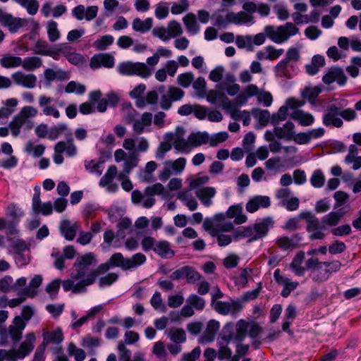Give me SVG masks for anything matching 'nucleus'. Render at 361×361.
<instances>
[{"instance_id": "obj_54", "label": "nucleus", "mask_w": 361, "mask_h": 361, "mask_svg": "<svg viewBox=\"0 0 361 361\" xmlns=\"http://www.w3.org/2000/svg\"><path fill=\"white\" fill-rule=\"evenodd\" d=\"M212 305L217 312L224 315L228 314L231 310V304L226 302L212 300Z\"/></svg>"}, {"instance_id": "obj_25", "label": "nucleus", "mask_w": 361, "mask_h": 361, "mask_svg": "<svg viewBox=\"0 0 361 361\" xmlns=\"http://www.w3.org/2000/svg\"><path fill=\"white\" fill-rule=\"evenodd\" d=\"M42 282L41 275H35L30 281L29 286L23 289L18 295L27 296L28 298H34L37 293V288Z\"/></svg>"}, {"instance_id": "obj_38", "label": "nucleus", "mask_w": 361, "mask_h": 361, "mask_svg": "<svg viewBox=\"0 0 361 361\" xmlns=\"http://www.w3.org/2000/svg\"><path fill=\"white\" fill-rule=\"evenodd\" d=\"M42 65V61L41 58L38 56H30L25 58L20 66L27 71H32L41 67Z\"/></svg>"}, {"instance_id": "obj_58", "label": "nucleus", "mask_w": 361, "mask_h": 361, "mask_svg": "<svg viewBox=\"0 0 361 361\" xmlns=\"http://www.w3.org/2000/svg\"><path fill=\"white\" fill-rule=\"evenodd\" d=\"M67 130V126L60 123L49 129L48 138L51 140H56L61 134Z\"/></svg>"}, {"instance_id": "obj_5", "label": "nucleus", "mask_w": 361, "mask_h": 361, "mask_svg": "<svg viewBox=\"0 0 361 361\" xmlns=\"http://www.w3.org/2000/svg\"><path fill=\"white\" fill-rule=\"evenodd\" d=\"M118 71L123 75H137L147 78L151 75L150 69L144 63L124 62L118 65Z\"/></svg>"}, {"instance_id": "obj_1", "label": "nucleus", "mask_w": 361, "mask_h": 361, "mask_svg": "<svg viewBox=\"0 0 361 361\" xmlns=\"http://www.w3.org/2000/svg\"><path fill=\"white\" fill-rule=\"evenodd\" d=\"M95 262L94 255L92 252L77 258L74 263L75 269L71 273L72 280L78 281L74 286L73 293H85L86 287L94 283L99 275L103 274L99 271V267L97 269L90 268Z\"/></svg>"}, {"instance_id": "obj_59", "label": "nucleus", "mask_w": 361, "mask_h": 361, "mask_svg": "<svg viewBox=\"0 0 361 361\" xmlns=\"http://www.w3.org/2000/svg\"><path fill=\"white\" fill-rule=\"evenodd\" d=\"M202 278L201 274L192 267L187 266L185 280L187 283L194 284Z\"/></svg>"}, {"instance_id": "obj_31", "label": "nucleus", "mask_w": 361, "mask_h": 361, "mask_svg": "<svg viewBox=\"0 0 361 361\" xmlns=\"http://www.w3.org/2000/svg\"><path fill=\"white\" fill-rule=\"evenodd\" d=\"M185 28L190 34L195 35L200 32V25L197 23L196 16L192 13L186 14L183 18Z\"/></svg>"}, {"instance_id": "obj_61", "label": "nucleus", "mask_w": 361, "mask_h": 361, "mask_svg": "<svg viewBox=\"0 0 361 361\" xmlns=\"http://www.w3.org/2000/svg\"><path fill=\"white\" fill-rule=\"evenodd\" d=\"M131 221L128 218L121 219L117 224L118 231L116 233L117 236L124 238L126 236V231L130 228L131 226Z\"/></svg>"}, {"instance_id": "obj_39", "label": "nucleus", "mask_w": 361, "mask_h": 361, "mask_svg": "<svg viewBox=\"0 0 361 361\" xmlns=\"http://www.w3.org/2000/svg\"><path fill=\"white\" fill-rule=\"evenodd\" d=\"M43 339L45 340V343L58 345L63 341V332L60 329L46 332L43 334Z\"/></svg>"}, {"instance_id": "obj_33", "label": "nucleus", "mask_w": 361, "mask_h": 361, "mask_svg": "<svg viewBox=\"0 0 361 361\" xmlns=\"http://www.w3.org/2000/svg\"><path fill=\"white\" fill-rule=\"evenodd\" d=\"M192 148L209 142V135L207 132L192 133L188 136Z\"/></svg>"}, {"instance_id": "obj_13", "label": "nucleus", "mask_w": 361, "mask_h": 361, "mask_svg": "<svg viewBox=\"0 0 361 361\" xmlns=\"http://www.w3.org/2000/svg\"><path fill=\"white\" fill-rule=\"evenodd\" d=\"M115 63L114 58L109 54H94L90 59V67L92 69H98L102 66L112 68Z\"/></svg>"}, {"instance_id": "obj_32", "label": "nucleus", "mask_w": 361, "mask_h": 361, "mask_svg": "<svg viewBox=\"0 0 361 361\" xmlns=\"http://www.w3.org/2000/svg\"><path fill=\"white\" fill-rule=\"evenodd\" d=\"M153 20L152 18H147L145 20L136 18L133 21L132 27L136 32L145 33L151 30Z\"/></svg>"}, {"instance_id": "obj_42", "label": "nucleus", "mask_w": 361, "mask_h": 361, "mask_svg": "<svg viewBox=\"0 0 361 361\" xmlns=\"http://www.w3.org/2000/svg\"><path fill=\"white\" fill-rule=\"evenodd\" d=\"M207 83L203 77H199L192 82V87L195 90L196 95L200 98H204L207 94Z\"/></svg>"}, {"instance_id": "obj_27", "label": "nucleus", "mask_w": 361, "mask_h": 361, "mask_svg": "<svg viewBox=\"0 0 361 361\" xmlns=\"http://www.w3.org/2000/svg\"><path fill=\"white\" fill-rule=\"evenodd\" d=\"M216 190L212 187H204L196 191V196L205 207L212 204V198L215 196Z\"/></svg>"}, {"instance_id": "obj_56", "label": "nucleus", "mask_w": 361, "mask_h": 361, "mask_svg": "<svg viewBox=\"0 0 361 361\" xmlns=\"http://www.w3.org/2000/svg\"><path fill=\"white\" fill-rule=\"evenodd\" d=\"M193 80L194 75L191 72H186L180 74L177 77L178 84L184 88L190 87V85L192 83Z\"/></svg>"}, {"instance_id": "obj_18", "label": "nucleus", "mask_w": 361, "mask_h": 361, "mask_svg": "<svg viewBox=\"0 0 361 361\" xmlns=\"http://www.w3.org/2000/svg\"><path fill=\"white\" fill-rule=\"evenodd\" d=\"M80 224L78 222L71 223L69 220H63L59 226L61 235L67 240H73L78 230L80 228Z\"/></svg>"}, {"instance_id": "obj_28", "label": "nucleus", "mask_w": 361, "mask_h": 361, "mask_svg": "<svg viewBox=\"0 0 361 361\" xmlns=\"http://www.w3.org/2000/svg\"><path fill=\"white\" fill-rule=\"evenodd\" d=\"M336 102L339 109V116L343 119L346 121H352L357 118V113L354 109L351 108L344 109L348 104V100L341 99Z\"/></svg>"}, {"instance_id": "obj_2", "label": "nucleus", "mask_w": 361, "mask_h": 361, "mask_svg": "<svg viewBox=\"0 0 361 361\" xmlns=\"http://www.w3.org/2000/svg\"><path fill=\"white\" fill-rule=\"evenodd\" d=\"M298 32L299 28L290 22L277 27L267 25L264 27V33H258L252 37V45L259 46L263 44L266 36L276 44H282L288 41L291 36L298 34Z\"/></svg>"}, {"instance_id": "obj_63", "label": "nucleus", "mask_w": 361, "mask_h": 361, "mask_svg": "<svg viewBox=\"0 0 361 361\" xmlns=\"http://www.w3.org/2000/svg\"><path fill=\"white\" fill-rule=\"evenodd\" d=\"M340 220L341 219L334 213V212H331L323 216L322 219V224L323 227H325L326 226H334L338 224Z\"/></svg>"}, {"instance_id": "obj_52", "label": "nucleus", "mask_w": 361, "mask_h": 361, "mask_svg": "<svg viewBox=\"0 0 361 361\" xmlns=\"http://www.w3.org/2000/svg\"><path fill=\"white\" fill-rule=\"evenodd\" d=\"M114 42V37L110 35H104L100 39H97L93 45L97 50L104 51L108 46L112 44Z\"/></svg>"}, {"instance_id": "obj_26", "label": "nucleus", "mask_w": 361, "mask_h": 361, "mask_svg": "<svg viewBox=\"0 0 361 361\" xmlns=\"http://www.w3.org/2000/svg\"><path fill=\"white\" fill-rule=\"evenodd\" d=\"M152 114L149 112L142 114L140 119L135 120L133 125V129L135 134H142L145 127H148L152 123Z\"/></svg>"}, {"instance_id": "obj_48", "label": "nucleus", "mask_w": 361, "mask_h": 361, "mask_svg": "<svg viewBox=\"0 0 361 361\" xmlns=\"http://www.w3.org/2000/svg\"><path fill=\"white\" fill-rule=\"evenodd\" d=\"M168 35L170 38H174L180 36L183 34V28L180 23L176 20H171L169 22L167 27Z\"/></svg>"}, {"instance_id": "obj_11", "label": "nucleus", "mask_w": 361, "mask_h": 361, "mask_svg": "<svg viewBox=\"0 0 361 361\" xmlns=\"http://www.w3.org/2000/svg\"><path fill=\"white\" fill-rule=\"evenodd\" d=\"M274 278L278 284L283 286L281 295L283 298H287L290 293L298 286V282L292 281L290 279L281 275V271L277 269L274 272Z\"/></svg>"}, {"instance_id": "obj_3", "label": "nucleus", "mask_w": 361, "mask_h": 361, "mask_svg": "<svg viewBox=\"0 0 361 361\" xmlns=\"http://www.w3.org/2000/svg\"><path fill=\"white\" fill-rule=\"evenodd\" d=\"M274 220L271 216H267L237 231V236L248 238L247 242L252 243L266 237L269 230L274 227Z\"/></svg>"}, {"instance_id": "obj_36", "label": "nucleus", "mask_w": 361, "mask_h": 361, "mask_svg": "<svg viewBox=\"0 0 361 361\" xmlns=\"http://www.w3.org/2000/svg\"><path fill=\"white\" fill-rule=\"evenodd\" d=\"M229 20H231V23L236 25H242L250 23L252 20L253 17L252 15L248 14L244 11H240L238 13L229 12L228 13Z\"/></svg>"}, {"instance_id": "obj_12", "label": "nucleus", "mask_w": 361, "mask_h": 361, "mask_svg": "<svg viewBox=\"0 0 361 361\" xmlns=\"http://www.w3.org/2000/svg\"><path fill=\"white\" fill-rule=\"evenodd\" d=\"M11 78L16 85L28 89L35 87L37 81L35 75L32 73L25 74L22 71L13 73Z\"/></svg>"}, {"instance_id": "obj_43", "label": "nucleus", "mask_w": 361, "mask_h": 361, "mask_svg": "<svg viewBox=\"0 0 361 361\" xmlns=\"http://www.w3.org/2000/svg\"><path fill=\"white\" fill-rule=\"evenodd\" d=\"M104 161L100 160L96 162L94 160L85 161V168L91 173H95L97 176H101L103 171V164Z\"/></svg>"}, {"instance_id": "obj_19", "label": "nucleus", "mask_w": 361, "mask_h": 361, "mask_svg": "<svg viewBox=\"0 0 361 361\" xmlns=\"http://www.w3.org/2000/svg\"><path fill=\"white\" fill-rule=\"evenodd\" d=\"M25 326L26 322L20 316L15 317L13 325H11L8 328L10 337L14 343H17L21 339L23 331Z\"/></svg>"}, {"instance_id": "obj_45", "label": "nucleus", "mask_w": 361, "mask_h": 361, "mask_svg": "<svg viewBox=\"0 0 361 361\" xmlns=\"http://www.w3.org/2000/svg\"><path fill=\"white\" fill-rule=\"evenodd\" d=\"M172 145L177 151L182 153L188 154L192 149L188 138L187 140L185 138L176 139L172 142Z\"/></svg>"}, {"instance_id": "obj_16", "label": "nucleus", "mask_w": 361, "mask_h": 361, "mask_svg": "<svg viewBox=\"0 0 361 361\" xmlns=\"http://www.w3.org/2000/svg\"><path fill=\"white\" fill-rule=\"evenodd\" d=\"M302 239L300 233H295L290 238L281 236L276 240V245L283 250H293L299 247Z\"/></svg>"}, {"instance_id": "obj_55", "label": "nucleus", "mask_w": 361, "mask_h": 361, "mask_svg": "<svg viewBox=\"0 0 361 361\" xmlns=\"http://www.w3.org/2000/svg\"><path fill=\"white\" fill-rule=\"evenodd\" d=\"M25 128L24 123L16 115L13 118V120L8 123V128L11 130V135L13 137H17L20 133V128Z\"/></svg>"}, {"instance_id": "obj_62", "label": "nucleus", "mask_w": 361, "mask_h": 361, "mask_svg": "<svg viewBox=\"0 0 361 361\" xmlns=\"http://www.w3.org/2000/svg\"><path fill=\"white\" fill-rule=\"evenodd\" d=\"M288 107L287 106H281L278 112L272 115L271 123L276 125L280 121H285L288 116Z\"/></svg>"}, {"instance_id": "obj_10", "label": "nucleus", "mask_w": 361, "mask_h": 361, "mask_svg": "<svg viewBox=\"0 0 361 361\" xmlns=\"http://www.w3.org/2000/svg\"><path fill=\"white\" fill-rule=\"evenodd\" d=\"M346 80L343 70L338 67H331L322 78L323 82L326 85H330L336 81L341 86L346 83Z\"/></svg>"}, {"instance_id": "obj_9", "label": "nucleus", "mask_w": 361, "mask_h": 361, "mask_svg": "<svg viewBox=\"0 0 361 361\" xmlns=\"http://www.w3.org/2000/svg\"><path fill=\"white\" fill-rule=\"evenodd\" d=\"M119 267L123 271L126 270V258L121 252H116L113 254L110 258L103 264L99 265V271L105 274L111 268Z\"/></svg>"}, {"instance_id": "obj_8", "label": "nucleus", "mask_w": 361, "mask_h": 361, "mask_svg": "<svg viewBox=\"0 0 361 361\" xmlns=\"http://www.w3.org/2000/svg\"><path fill=\"white\" fill-rule=\"evenodd\" d=\"M35 336L33 333H29L26 336L25 341L23 342L17 350L11 352L13 357H9V361H16L18 359H23L34 348Z\"/></svg>"}, {"instance_id": "obj_60", "label": "nucleus", "mask_w": 361, "mask_h": 361, "mask_svg": "<svg viewBox=\"0 0 361 361\" xmlns=\"http://www.w3.org/2000/svg\"><path fill=\"white\" fill-rule=\"evenodd\" d=\"M258 87L256 85L251 84L249 85L244 90L243 92L240 93L238 96V99L241 100L243 98V103H246L247 99L252 96L257 94L258 93Z\"/></svg>"}, {"instance_id": "obj_44", "label": "nucleus", "mask_w": 361, "mask_h": 361, "mask_svg": "<svg viewBox=\"0 0 361 361\" xmlns=\"http://www.w3.org/2000/svg\"><path fill=\"white\" fill-rule=\"evenodd\" d=\"M47 32L49 40L51 42H54L60 38L61 33L58 29V24L54 20H51L48 23Z\"/></svg>"}, {"instance_id": "obj_46", "label": "nucleus", "mask_w": 361, "mask_h": 361, "mask_svg": "<svg viewBox=\"0 0 361 361\" xmlns=\"http://www.w3.org/2000/svg\"><path fill=\"white\" fill-rule=\"evenodd\" d=\"M17 4L27 10L30 15L37 13L39 8V3L37 0H14Z\"/></svg>"}, {"instance_id": "obj_20", "label": "nucleus", "mask_w": 361, "mask_h": 361, "mask_svg": "<svg viewBox=\"0 0 361 361\" xmlns=\"http://www.w3.org/2000/svg\"><path fill=\"white\" fill-rule=\"evenodd\" d=\"M54 101V98L40 95L38 98L39 106L42 108V111L45 116H52L55 118L60 117L59 110L50 104Z\"/></svg>"}, {"instance_id": "obj_4", "label": "nucleus", "mask_w": 361, "mask_h": 361, "mask_svg": "<svg viewBox=\"0 0 361 361\" xmlns=\"http://www.w3.org/2000/svg\"><path fill=\"white\" fill-rule=\"evenodd\" d=\"M233 338V324L227 323L223 328L221 334L217 339L219 350L217 352V357L220 360L231 358L232 350L228 347V343Z\"/></svg>"}, {"instance_id": "obj_35", "label": "nucleus", "mask_w": 361, "mask_h": 361, "mask_svg": "<svg viewBox=\"0 0 361 361\" xmlns=\"http://www.w3.org/2000/svg\"><path fill=\"white\" fill-rule=\"evenodd\" d=\"M146 260L147 258L144 254L141 252L136 253L130 257L126 258V270L136 269L145 264Z\"/></svg>"}, {"instance_id": "obj_34", "label": "nucleus", "mask_w": 361, "mask_h": 361, "mask_svg": "<svg viewBox=\"0 0 361 361\" xmlns=\"http://www.w3.org/2000/svg\"><path fill=\"white\" fill-rule=\"evenodd\" d=\"M321 92V88L317 86H307L302 90L301 97L303 99H307L311 104L314 105L315 100Z\"/></svg>"}, {"instance_id": "obj_64", "label": "nucleus", "mask_w": 361, "mask_h": 361, "mask_svg": "<svg viewBox=\"0 0 361 361\" xmlns=\"http://www.w3.org/2000/svg\"><path fill=\"white\" fill-rule=\"evenodd\" d=\"M210 235L212 237L217 238V243L221 247L226 246L232 242V238L231 235L219 233L217 230L212 231Z\"/></svg>"}, {"instance_id": "obj_15", "label": "nucleus", "mask_w": 361, "mask_h": 361, "mask_svg": "<svg viewBox=\"0 0 361 361\" xmlns=\"http://www.w3.org/2000/svg\"><path fill=\"white\" fill-rule=\"evenodd\" d=\"M44 77L46 84L49 85L54 80L63 81L68 80L70 74L68 72L56 67L55 68H47L44 72Z\"/></svg>"}, {"instance_id": "obj_51", "label": "nucleus", "mask_w": 361, "mask_h": 361, "mask_svg": "<svg viewBox=\"0 0 361 361\" xmlns=\"http://www.w3.org/2000/svg\"><path fill=\"white\" fill-rule=\"evenodd\" d=\"M186 302L197 310H202L205 307L204 299L196 294L190 295L187 298Z\"/></svg>"}, {"instance_id": "obj_24", "label": "nucleus", "mask_w": 361, "mask_h": 361, "mask_svg": "<svg viewBox=\"0 0 361 361\" xmlns=\"http://www.w3.org/2000/svg\"><path fill=\"white\" fill-rule=\"evenodd\" d=\"M290 118L297 121L302 126H310L314 122V118L312 114L301 109H297L292 112Z\"/></svg>"}, {"instance_id": "obj_23", "label": "nucleus", "mask_w": 361, "mask_h": 361, "mask_svg": "<svg viewBox=\"0 0 361 361\" xmlns=\"http://www.w3.org/2000/svg\"><path fill=\"white\" fill-rule=\"evenodd\" d=\"M295 125L291 121H287L282 127H275L274 132L276 137L279 139H283L287 141L292 140L295 134Z\"/></svg>"}, {"instance_id": "obj_14", "label": "nucleus", "mask_w": 361, "mask_h": 361, "mask_svg": "<svg viewBox=\"0 0 361 361\" xmlns=\"http://www.w3.org/2000/svg\"><path fill=\"white\" fill-rule=\"evenodd\" d=\"M219 328L220 324L218 321L215 319L209 320L207 324L204 332L199 339V343L204 345L212 342Z\"/></svg>"}, {"instance_id": "obj_53", "label": "nucleus", "mask_w": 361, "mask_h": 361, "mask_svg": "<svg viewBox=\"0 0 361 361\" xmlns=\"http://www.w3.org/2000/svg\"><path fill=\"white\" fill-rule=\"evenodd\" d=\"M252 114L255 118L259 120L260 124L262 126H266L270 119V114L268 110L253 109Z\"/></svg>"}, {"instance_id": "obj_7", "label": "nucleus", "mask_w": 361, "mask_h": 361, "mask_svg": "<svg viewBox=\"0 0 361 361\" xmlns=\"http://www.w3.org/2000/svg\"><path fill=\"white\" fill-rule=\"evenodd\" d=\"M339 114L337 102L330 104L327 108V112L322 116L323 124L326 127L341 128L343 121L338 117Z\"/></svg>"}, {"instance_id": "obj_29", "label": "nucleus", "mask_w": 361, "mask_h": 361, "mask_svg": "<svg viewBox=\"0 0 361 361\" xmlns=\"http://www.w3.org/2000/svg\"><path fill=\"white\" fill-rule=\"evenodd\" d=\"M226 216L230 219L235 218L236 224H241L247 221V216L243 214V207L240 205L231 206L226 213Z\"/></svg>"}, {"instance_id": "obj_37", "label": "nucleus", "mask_w": 361, "mask_h": 361, "mask_svg": "<svg viewBox=\"0 0 361 361\" xmlns=\"http://www.w3.org/2000/svg\"><path fill=\"white\" fill-rule=\"evenodd\" d=\"M22 63L23 59L19 56L6 55L0 59L1 66L5 68L19 67Z\"/></svg>"}, {"instance_id": "obj_41", "label": "nucleus", "mask_w": 361, "mask_h": 361, "mask_svg": "<svg viewBox=\"0 0 361 361\" xmlns=\"http://www.w3.org/2000/svg\"><path fill=\"white\" fill-rule=\"evenodd\" d=\"M116 175H117L116 166L114 165H111L110 166H109L105 174L101 178L99 183V185L101 187L107 186L108 185L111 183V182L113 181L114 178L116 176Z\"/></svg>"}, {"instance_id": "obj_47", "label": "nucleus", "mask_w": 361, "mask_h": 361, "mask_svg": "<svg viewBox=\"0 0 361 361\" xmlns=\"http://www.w3.org/2000/svg\"><path fill=\"white\" fill-rule=\"evenodd\" d=\"M86 91V87L75 81L69 82L65 87L66 93H75L79 95L83 94Z\"/></svg>"}, {"instance_id": "obj_50", "label": "nucleus", "mask_w": 361, "mask_h": 361, "mask_svg": "<svg viewBox=\"0 0 361 361\" xmlns=\"http://www.w3.org/2000/svg\"><path fill=\"white\" fill-rule=\"evenodd\" d=\"M310 183L314 188H322L325 183V176L323 172L319 169L314 171L310 178Z\"/></svg>"}, {"instance_id": "obj_17", "label": "nucleus", "mask_w": 361, "mask_h": 361, "mask_svg": "<svg viewBox=\"0 0 361 361\" xmlns=\"http://www.w3.org/2000/svg\"><path fill=\"white\" fill-rule=\"evenodd\" d=\"M271 201L268 196L256 195L252 197L246 204V210L250 213H254L260 208H267L270 206Z\"/></svg>"}, {"instance_id": "obj_22", "label": "nucleus", "mask_w": 361, "mask_h": 361, "mask_svg": "<svg viewBox=\"0 0 361 361\" xmlns=\"http://www.w3.org/2000/svg\"><path fill=\"white\" fill-rule=\"evenodd\" d=\"M205 97L207 100L212 104H219L224 109L230 108L231 102L226 94L222 92L212 90L209 91L207 94H206Z\"/></svg>"}, {"instance_id": "obj_6", "label": "nucleus", "mask_w": 361, "mask_h": 361, "mask_svg": "<svg viewBox=\"0 0 361 361\" xmlns=\"http://www.w3.org/2000/svg\"><path fill=\"white\" fill-rule=\"evenodd\" d=\"M0 24L7 27L11 33H16L21 27L27 25V20L25 18L14 17L0 8Z\"/></svg>"}, {"instance_id": "obj_57", "label": "nucleus", "mask_w": 361, "mask_h": 361, "mask_svg": "<svg viewBox=\"0 0 361 361\" xmlns=\"http://www.w3.org/2000/svg\"><path fill=\"white\" fill-rule=\"evenodd\" d=\"M235 44L240 49L247 47L249 50H252V36L251 35H237L235 37Z\"/></svg>"}, {"instance_id": "obj_21", "label": "nucleus", "mask_w": 361, "mask_h": 361, "mask_svg": "<svg viewBox=\"0 0 361 361\" xmlns=\"http://www.w3.org/2000/svg\"><path fill=\"white\" fill-rule=\"evenodd\" d=\"M37 114L38 111L36 108L26 106L23 107L16 116L24 123L25 129L29 130L33 128V122L29 118L36 116Z\"/></svg>"}, {"instance_id": "obj_40", "label": "nucleus", "mask_w": 361, "mask_h": 361, "mask_svg": "<svg viewBox=\"0 0 361 361\" xmlns=\"http://www.w3.org/2000/svg\"><path fill=\"white\" fill-rule=\"evenodd\" d=\"M168 337L176 344L183 343L186 341L185 331L180 328L173 327L167 333Z\"/></svg>"}, {"instance_id": "obj_30", "label": "nucleus", "mask_w": 361, "mask_h": 361, "mask_svg": "<svg viewBox=\"0 0 361 361\" xmlns=\"http://www.w3.org/2000/svg\"><path fill=\"white\" fill-rule=\"evenodd\" d=\"M154 252L162 258H171L175 252L171 249L170 243L166 240H161L156 243Z\"/></svg>"}, {"instance_id": "obj_49", "label": "nucleus", "mask_w": 361, "mask_h": 361, "mask_svg": "<svg viewBox=\"0 0 361 361\" xmlns=\"http://www.w3.org/2000/svg\"><path fill=\"white\" fill-rule=\"evenodd\" d=\"M69 355L73 356L75 361H83L86 357V353L82 348H78L73 343H70L68 346Z\"/></svg>"}]
</instances>
